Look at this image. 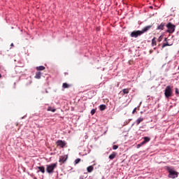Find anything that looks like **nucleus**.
I'll return each mask as SVG.
<instances>
[{
    "instance_id": "f257e3e1",
    "label": "nucleus",
    "mask_w": 179,
    "mask_h": 179,
    "mask_svg": "<svg viewBox=\"0 0 179 179\" xmlns=\"http://www.w3.org/2000/svg\"><path fill=\"white\" fill-rule=\"evenodd\" d=\"M152 29V25H148L145 27L141 31H134L131 33L130 36L131 37H134L136 38L137 37H139V36H142L143 33H146L148 30H150Z\"/></svg>"
},
{
    "instance_id": "f03ea898",
    "label": "nucleus",
    "mask_w": 179,
    "mask_h": 179,
    "mask_svg": "<svg viewBox=\"0 0 179 179\" xmlns=\"http://www.w3.org/2000/svg\"><path fill=\"white\" fill-rule=\"evenodd\" d=\"M57 167V163L46 165V171L47 173H48V174H52V173H54V170H55Z\"/></svg>"
},
{
    "instance_id": "7ed1b4c3",
    "label": "nucleus",
    "mask_w": 179,
    "mask_h": 179,
    "mask_svg": "<svg viewBox=\"0 0 179 179\" xmlns=\"http://www.w3.org/2000/svg\"><path fill=\"white\" fill-rule=\"evenodd\" d=\"M166 33H169V34H173L176 31V25L173 24L171 22H169L166 24Z\"/></svg>"
},
{
    "instance_id": "20e7f679",
    "label": "nucleus",
    "mask_w": 179,
    "mask_h": 179,
    "mask_svg": "<svg viewBox=\"0 0 179 179\" xmlns=\"http://www.w3.org/2000/svg\"><path fill=\"white\" fill-rule=\"evenodd\" d=\"M173 94V87L169 85L165 89L164 95L166 99H169V97H171Z\"/></svg>"
},
{
    "instance_id": "39448f33",
    "label": "nucleus",
    "mask_w": 179,
    "mask_h": 179,
    "mask_svg": "<svg viewBox=\"0 0 179 179\" xmlns=\"http://www.w3.org/2000/svg\"><path fill=\"white\" fill-rule=\"evenodd\" d=\"M169 178H177V177H178V173H177L175 171H173L172 169H170L169 171Z\"/></svg>"
},
{
    "instance_id": "423d86ee",
    "label": "nucleus",
    "mask_w": 179,
    "mask_h": 179,
    "mask_svg": "<svg viewBox=\"0 0 179 179\" xmlns=\"http://www.w3.org/2000/svg\"><path fill=\"white\" fill-rule=\"evenodd\" d=\"M68 160V155H62L59 157V163H60V166H62L65 162Z\"/></svg>"
},
{
    "instance_id": "0eeeda50",
    "label": "nucleus",
    "mask_w": 179,
    "mask_h": 179,
    "mask_svg": "<svg viewBox=\"0 0 179 179\" xmlns=\"http://www.w3.org/2000/svg\"><path fill=\"white\" fill-rule=\"evenodd\" d=\"M57 146H59L62 148H64L65 146H66V143L62 140H58L56 142Z\"/></svg>"
},
{
    "instance_id": "6e6552de",
    "label": "nucleus",
    "mask_w": 179,
    "mask_h": 179,
    "mask_svg": "<svg viewBox=\"0 0 179 179\" xmlns=\"http://www.w3.org/2000/svg\"><path fill=\"white\" fill-rule=\"evenodd\" d=\"M164 26H166V23L162 22L160 25L157 27V30H164Z\"/></svg>"
},
{
    "instance_id": "1a4fd4ad",
    "label": "nucleus",
    "mask_w": 179,
    "mask_h": 179,
    "mask_svg": "<svg viewBox=\"0 0 179 179\" xmlns=\"http://www.w3.org/2000/svg\"><path fill=\"white\" fill-rule=\"evenodd\" d=\"M115 156H117V152H113L110 155H109L110 160L115 159Z\"/></svg>"
},
{
    "instance_id": "9d476101",
    "label": "nucleus",
    "mask_w": 179,
    "mask_h": 179,
    "mask_svg": "<svg viewBox=\"0 0 179 179\" xmlns=\"http://www.w3.org/2000/svg\"><path fill=\"white\" fill-rule=\"evenodd\" d=\"M38 169L39 171L42 173V174H44V173H45V168L44 166H38Z\"/></svg>"
},
{
    "instance_id": "9b49d317",
    "label": "nucleus",
    "mask_w": 179,
    "mask_h": 179,
    "mask_svg": "<svg viewBox=\"0 0 179 179\" xmlns=\"http://www.w3.org/2000/svg\"><path fill=\"white\" fill-rule=\"evenodd\" d=\"M41 78V72L38 71L36 73L35 79H40Z\"/></svg>"
},
{
    "instance_id": "f8f14e48",
    "label": "nucleus",
    "mask_w": 179,
    "mask_h": 179,
    "mask_svg": "<svg viewBox=\"0 0 179 179\" xmlns=\"http://www.w3.org/2000/svg\"><path fill=\"white\" fill-rule=\"evenodd\" d=\"M107 108V106L104 104L100 105L99 106V110L101 111H104V110H106Z\"/></svg>"
},
{
    "instance_id": "ddd939ff",
    "label": "nucleus",
    "mask_w": 179,
    "mask_h": 179,
    "mask_svg": "<svg viewBox=\"0 0 179 179\" xmlns=\"http://www.w3.org/2000/svg\"><path fill=\"white\" fill-rule=\"evenodd\" d=\"M143 121V117H139L136 121V123L137 125H139Z\"/></svg>"
},
{
    "instance_id": "4468645a",
    "label": "nucleus",
    "mask_w": 179,
    "mask_h": 179,
    "mask_svg": "<svg viewBox=\"0 0 179 179\" xmlns=\"http://www.w3.org/2000/svg\"><path fill=\"white\" fill-rule=\"evenodd\" d=\"M93 170H94V168L93 167V166H90L87 168V171H88V173H92Z\"/></svg>"
},
{
    "instance_id": "2eb2a0df",
    "label": "nucleus",
    "mask_w": 179,
    "mask_h": 179,
    "mask_svg": "<svg viewBox=\"0 0 179 179\" xmlns=\"http://www.w3.org/2000/svg\"><path fill=\"white\" fill-rule=\"evenodd\" d=\"M45 67L44 66H39L36 67V71H44Z\"/></svg>"
},
{
    "instance_id": "dca6fc26",
    "label": "nucleus",
    "mask_w": 179,
    "mask_h": 179,
    "mask_svg": "<svg viewBox=\"0 0 179 179\" xmlns=\"http://www.w3.org/2000/svg\"><path fill=\"white\" fill-rule=\"evenodd\" d=\"M143 139H144V142L145 143H148V142H150V137H148V136H145V137H143Z\"/></svg>"
},
{
    "instance_id": "f3484780",
    "label": "nucleus",
    "mask_w": 179,
    "mask_h": 179,
    "mask_svg": "<svg viewBox=\"0 0 179 179\" xmlns=\"http://www.w3.org/2000/svg\"><path fill=\"white\" fill-rule=\"evenodd\" d=\"M62 87H64V89H68V87H71V85H69V84L64 83H63Z\"/></svg>"
},
{
    "instance_id": "a211bd4d",
    "label": "nucleus",
    "mask_w": 179,
    "mask_h": 179,
    "mask_svg": "<svg viewBox=\"0 0 179 179\" xmlns=\"http://www.w3.org/2000/svg\"><path fill=\"white\" fill-rule=\"evenodd\" d=\"M152 45H157V43L156 42V38H153L152 39Z\"/></svg>"
},
{
    "instance_id": "6ab92c4d",
    "label": "nucleus",
    "mask_w": 179,
    "mask_h": 179,
    "mask_svg": "<svg viewBox=\"0 0 179 179\" xmlns=\"http://www.w3.org/2000/svg\"><path fill=\"white\" fill-rule=\"evenodd\" d=\"M122 93L123 94H128V93H129V89H123Z\"/></svg>"
},
{
    "instance_id": "aec40b11",
    "label": "nucleus",
    "mask_w": 179,
    "mask_h": 179,
    "mask_svg": "<svg viewBox=\"0 0 179 179\" xmlns=\"http://www.w3.org/2000/svg\"><path fill=\"white\" fill-rule=\"evenodd\" d=\"M173 45V44H169V42L164 43L162 45V48H164L165 47Z\"/></svg>"
},
{
    "instance_id": "412c9836",
    "label": "nucleus",
    "mask_w": 179,
    "mask_h": 179,
    "mask_svg": "<svg viewBox=\"0 0 179 179\" xmlns=\"http://www.w3.org/2000/svg\"><path fill=\"white\" fill-rule=\"evenodd\" d=\"M48 111H52V113H55L56 109H52L51 107L48 108Z\"/></svg>"
},
{
    "instance_id": "4be33fe9",
    "label": "nucleus",
    "mask_w": 179,
    "mask_h": 179,
    "mask_svg": "<svg viewBox=\"0 0 179 179\" xmlns=\"http://www.w3.org/2000/svg\"><path fill=\"white\" fill-rule=\"evenodd\" d=\"M94 114H96V109H92V110H91V115H94Z\"/></svg>"
},
{
    "instance_id": "5701e85b",
    "label": "nucleus",
    "mask_w": 179,
    "mask_h": 179,
    "mask_svg": "<svg viewBox=\"0 0 179 179\" xmlns=\"http://www.w3.org/2000/svg\"><path fill=\"white\" fill-rule=\"evenodd\" d=\"M162 40H163V35H161V36L158 38V42L160 43V41H162Z\"/></svg>"
},
{
    "instance_id": "b1692460",
    "label": "nucleus",
    "mask_w": 179,
    "mask_h": 179,
    "mask_svg": "<svg viewBox=\"0 0 179 179\" xmlns=\"http://www.w3.org/2000/svg\"><path fill=\"white\" fill-rule=\"evenodd\" d=\"M80 162V159L78 158L75 160V164H78Z\"/></svg>"
},
{
    "instance_id": "393cba45",
    "label": "nucleus",
    "mask_w": 179,
    "mask_h": 179,
    "mask_svg": "<svg viewBox=\"0 0 179 179\" xmlns=\"http://www.w3.org/2000/svg\"><path fill=\"white\" fill-rule=\"evenodd\" d=\"M113 150H117V149H118V145H113Z\"/></svg>"
},
{
    "instance_id": "a878e982",
    "label": "nucleus",
    "mask_w": 179,
    "mask_h": 179,
    "mask_svg": "<svg viewBox=\"0 0 179 179\" xmlns=\"http://www.w3.org/2000/svg\"><path fill=\"white\" fill-rule=\"evenodd\" d=\"M176 94H179V92H178V89L176 88V91H175Z\"/></svg>"
},
{
    "instance_id": "bb28decb",
    "label": "nucleus",
    "mask_w": 179,
    "mask_h": 179,
    "mask_svg": "<svg viewBox=\"0 0 179 179\" xmlns=\"http://www.w3.org/2000/svg\"><path fill=\"white\" fill-rule=\"evenodd\" d=\"M135 113H136V108H135L133 111H132V114H135Z\"/></svg>"
},
{
    "instance_id": "cd10ccee",
    "label": "nucleus",
    "mask_w": 179,
    "mask_h": 179,
    "mask_svg": "<svg viewBox=\"0 0 179 179\" xmlns=\"http://www.w3.org/2000/svg\"><path fill=\"white\" fill-rule=\"evenodd\" d=\"M145 143H146L144 142V141H143V142H141V143H140V145H141V146H143V145H145Z\"/></svg>"
},
{
    "instance_id": "c85d7f7f",
    "label": "nucleus",
    "mask_w": 179,
    "mask_h": 179,
    "mask_svg": "<svg viewBox=\"0 0 179 179\" xmlns=\"http://www.w3.org/2000/svg\"><path fill=\"white\" fill-rule=\"evenodd\" d=\"M142 146L141 144L137 145V148H141Z\"/></svg>"
},
{
    "instance_id": "c756f323",
    "label": "nucleus",
    "mask_w": 179,
    "mask_h": 179,
    "mask_svg": "<svg viewBox=\"0 0 179 179\" xmlns=\"http://www.w3.org/2000/svg\"><path fill=\"white\" fill-rule=\"evenodd\" d=\"M164 41L167 42V38H164Z\"/></svg>"
},
{
    "instance_id": "7c9ffc66",
    "label": "nucleus",
    "mask_w": 179,
    "mask_h": 179,
    "mask_svg": "<svg viewBox=\"0 0 179 179\" xmlns=\"http://www.w3.org/2000/svg\"><path fill=\"white\" fill-rule=\"evenodd\" d=\"M10 47H13V43H11V44H10Z\"/></svg>"
},
{
    "instance_id": "2f4dec72",
    "label": "nucleus",
    "mask_w": 179,
    "mask_h": 179,
    "mask_svg": "<svg viewBox=\"0 0 179 179\" xmlns=\"http://www.w3.org/2000/svg\"><path fill=\"white\" fill-rule=\"evenodd\" d=\"M1 78H2V75L0 73V79H1Z\"/></svg>"
},
{
    "instance_id": "473e14b6",
    "label": "nucleus",
    "mask_w": 179,
    "mask_h": 179,
    "mask_svg": "<svg viewBox=\"0 0 179 179\" xmlns=\"http://www.w3.org/2000/svg\"><path fill=\"white\" fill-rule=\"evenodd\" d=\"M151 8H153V7L150 6Z\"/></svg>"
},
{
    "instance_id": "72a5a7b5",
    "label": "nucleus",
    "mask_w": 179,
    "mask_h": 179,
    "mask_svg": "<svg viewBox=\"0 0 179 179\" xmlns=\"http://www.w3.org/2000/svg\"><path fill=\"white\" fill-rule=\"evenodd\" d=\"M2 179H3V178H2Z\"/></svg>"
}]
</instances>
